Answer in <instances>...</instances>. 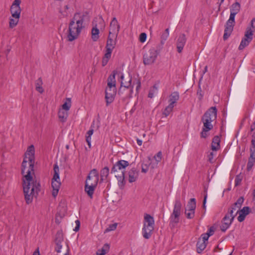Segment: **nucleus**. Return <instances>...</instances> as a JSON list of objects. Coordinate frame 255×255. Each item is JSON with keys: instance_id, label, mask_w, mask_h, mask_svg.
Returning a JSON list of instances; mask_svg holds the SVG:
<instances>
[{"instance_id": "nucleus-1", "label": "nucleus", "mask_w": 255, "mask_h": 255, "mask_svg": "<svg viewBox=\"0 0 255 255\" xmlns=\"http://www.w3.org/2000/svg\"><path fill=\"white\" fill-rule=\"evenodd\" d=\"M34 147L31 145L25 152V157L21 165L23 188L27 204L32 202L33 197L37 195L40 190V184L34 178Z\"/></svg>"}, {"instance_id": "nucleus-2", "label": "nucleus", "mask_w": 255, "mask_h": 255, "mask_svg": "<svg viewBox=\"0 0 255 255\" xmlns=\"http://www.w3.org/2000/svg\"><path fill=\"white\" fill-rule=\"evenodd\" d=\"M90 17L88 12H76L71 20L68 27L67 38L69 41L77 39L85 27L86 22H89Z\"/></svg>"}, {"instance_id": "nucleus-3", "label": "nucleus", "mask_w": 255, "mask_h": 255, "mask_svg": "<svg viewBox=\"0 0 255 255\" xmlns=\"http://www.w3.org/2000/svg\"><path fill=\"white\" fill-rule=\"evenodd\" d=\"M99 181V173L96 169L92 170L87 178L85 182V191L92 198L95 189Z\"/></svg>"}, {"instance_id": "nucleus-4", "label": "nucleus", "mask_w": 255, "mask_h": 255, "mask_svg": "<svg viewBox=\"0 0 255 255\" xmlns=\"http://www.w3.org/2000/svg\"><path fill=\"white\" fill-rule=\"evenodd\" d=\"M119 76L121 80V87L118 92L119 94L123 96L124 99L131 98L133 93L132 78L129 77L128 81L125 80L124 76L121 72L119 73Z\"/></svg>"}, {"instance_id": "nucleus-5", "label": "nucleus", "mask_w": 255, "mask_h": 255, "mask_svg": "<svg viewBox=\"0 0 255 255\" xmlns=\"http://www.w3.org/2000/svg\"><path fill=\"white\" fill-rule=\"evenodd\" d=\"M217 110L215 107L210 108L204 114L202 118V122L203 123V126L205 128L212 129L213 126L212 122L216 120L217 118Z\"/></svg>"}, {"instance_id": "nucleus-6", "label": "nucleus", "mask_w": 255, "mask_h": 255, "mask_svg": "<svg viewBox=\"0 0 255 255\" xmlns=\"http://www.w3.org/2000/svg\"><path fill=\"white\" fill-rule=\"evenodd\" d=\"M129 163L128 161L121 160L118 161L113 167L111 173L115 174V176L119 181H124L125 180V169L128 166Z\"/></svg>"}, {"instance_id": "nucleus-7", "label": "nucleus", "mask_w": 255, "mask_h": 255, "mask_svg": "<svg viewBox=\"0 0 255 255\" xmlns=\"http://www.w3.org/2000/svg\"><path fill=\"white\" fill-rule=\"evenodd\" d=\"M182 204L179 198L176 199L174 205L173 213L170 217V225L174 227L179 221Z\"/></svg>"}, {"instance_id": "nucleus-8", "label": "nucleus", "mask_w": 255, "mask_h": 255, "mask_svg": "<svg viewBox=\"0 0 255 255\" xmlns=\"http://www.w3.org/2000/svg\"><path fill=\"white\" fill-rule=\"evenodd\" d=\"M54 174L52 179L51 185L53 188L52 195L56 197L57 195L61 182L59 177V168L57 164H55L53 168Z\"/></svg>"}, {"instance_id": "nucleus-9", "label": "nucleus", "mask_w": 255, "mask_h": 255, "mask_svg": "<svg viewBox=\"0 0 255 255\" xmlns=\"http://www.w3.org/2000/svg\"><path fill=\"white\" fill-rule=\"evenodd\" d=\"M158 54V51L155 48H150L146 51L143 55V64L145 65L153 64L155 62Z\"/></svg>"}, {"instance_id": "nucleus-10", "label": "nucleus", "mask_w": 255, "mask_h": 255, "mask_svg": "<svg viewBox=\"0 0 255 255\" xmlns=\"http://www.w3.org/2000/svg\"><path fill=\"white\" fill-rule=\"evenodd\" d=\"M253 31L252 30L251 27L247 28L245 32V36L242 39L241 43L239 47V50L244 49L246 46H247L249 43L251 42L253 38Z\"/></svg>"}, {"instance_id": "nucleus-11", "label": "nucleus", "mask_w": 255, "mask_h": 255, "mask_svg": "<svg viewBox=\"0 0 255 255\" xmlns=\"http://www.w3.org/2000/svg\"><path fill=\"white\" fill-rule=\"evenodd\" d=\"M250 156L247 164V168L248 170L251 169L255 162V136H252L251 140V145L250 147Z\"/></svg>"}, {"instance_id": "nucleus-12", "label": "nucleus", "mask_w": 255, "mask_h": 255, "mask_svg": "<svg viewBox=\"0 0 255 255\" xmlns=\"http://www.w3.org/2000/svg\"><path fill=\"white\" fill-rule=\"evenodd\" d=\"M120 29V24L116 17H114L110 24L109 34L113 35L114 38H117Z\"/></svg>"}, {"instance_id": "nucleus-13", "label": "nucleus", "mask_w": 255, "mask_h": 255, "mask_svg": "<svg viewBox=\"0 0 255 255\" xmlns=\"http://www.w3.org/2000/svg\"><path fill=\"white\" fill-rule=\"evenodd\" d=\"M235 24V20L234 18H229V19L227 21L225 25V29L224 31V34L223 35V38L224 40L227 39L231 35L233 30V28Z\"/></svg>"}, {"instance_id": "nucleus-14", "label": "nucleus", "mask_w": 255, "mask_h": 255, "mask_svg": "<svg viewBox=\"0 0 255 255\" xmlns=\"http://www.w3.org/2000/svg\"><path fill=\"white\" fill-rule=\"evenodd\" d=\"M20 0H14L11 7L10 12L12 17H20L21 9L20 7Z\"/></svg>"}, {"instance_id": "nucleus-15", "label": "nucleus", "mask_w": 255, "mask_h": 255, "mask_svg": "<svg viewBox=\"0 0 255 255\" xmlns=\"http://www.w3.org/2000/svg\"><path fill=\"white\" fill-rule=\"evenodd\" d=\"M117 40V38L113 37L112 34L109 35L106 46V52L112 53L116 46Z\"/></svg>"}, {"instance_id": "nucleus-16", "label": "nucleus", "mask_w": 255, "mask_h": 255, "mask_svg": "<svg viewBox=\"0 0 255 255\" xmlns=\"http://www.w3.org/2000/svg\"><path fill=\"white\" fill-rule=\"evenodd\" d=\"M234 220V217L230 218L229 214H227L222 221L220 229L222 232H225L230 226Z\"/></svg>"}, {"instance_id": "nucleus-17", "label": "nucleus", "mask_w": 255, "mask_h": 255, "mask_svg": "<svg viewBox=\"0 0 255 255\" xmlns=\"http://www.w3.org/2000/svg\"><path fill=\"white\" fill-rule=\"evenodd\" d=\"M186 42V38L184 34H181L179 36L176 42L177 51L181 53Z\"/></svg>"}, {"instance_id": "nucleus-18", "label": "nucleus", "mask_w": 255, "mask_h": 255, "mask_svg": "<svg viewBox=\"0 0 255 255\" xmlns=\"http://www.w3.org/2000/svg\"><path fill=\"white\" fill-rule=\"evenodd\" d=\"M239 215L238 217V220L240 222H243L247 215H248L250 212V208L249 207H244L242 209L238 210Z\"/></svg>"}, {"instance_id": "nucleus-19", "label": "nucleus", "mask_w": 255, "mask_h": 255, "mask_svg": "<svg viewBox=\"0 0 255 255\" xmlns=\"http://www.w3.org/2000/svg\"><path fill=\"white\" fill-rule=\"evenodd\" d=\"M240 8L241 5L238 2L233 3L230 9L231 13L230 17L235 19V15L240 11Z\"/></svg>"}, {"instance_id": "nucleus-20", "label": "nucleus", "mask_w": 255, "mask_h": 255, "mask_svg": "<svg viewBox=\"0 0 255 255\" xmlns=\"http://www.w3.org/2000/svg\"><path fill=\"white\" fill-rule=\"evenodd\" d=\"M138 177V171L134 168H132L128 172V181L130 183L135 182Z\"/></svg>"}, {"instance_id": "nucleus-21", "label": "nucleus", "mask_w": 255, "mask_h": 255, "mask_svg": "<svg viewBox=\"0 0 255 255\" xmlns=\"http://www.w3.org/2000/svg\"><path fill=\"white\" fill-rule=\"evenodd\" d=\"M154 227H148L143 225L142 230L143 237L146 239H149L151 236Z\"/></svg>"}, {"instance_id": "nucleus-22", "label": "nucleus", "mask_w": 255, "mask_h": 255, "mask_svg": "<svg viewBox=\"0 0 255 255\" xmlns=\"http://www.w3.org/2000/svg\"><path fill=\"white\" fill-rule=\"evenodd\" d=\"M152 161L150 157H148L147 159L143 161L141 165V172L143 173H146L148 170L149 167L151 168V164Z\"/></svg>"}, {"instance_id": "nucleus-23", "label": "nucleus", "mask_w": 255, "mask_h": 255, "mask_svg": "<svg viewBox=\"0 0 255 255\" xmlns=\"http://www.w3.org/2000/svg\"><path fill=\"white\" fill-rule=\"evenodd\" d=\"M179 93L177 92H174L172 93L169 96V98L168 100L169 105H171L173 106H175V104L179 100Z\"/></svg>"}, {"instance_id": "nucleus-24", "label": "nucleus", "mask_w": 255, "mask_h": 255, "mask_svg": "<svg viewBox=\"0 0 255 255\" xmlns=\"http://www.w3.org/2000/svg\"><path fill=\"white\" fill-rule=\"evenodd\" d=\"M154 161H152V163L151 164V168L154 169L157 167L158 164L162 159V152L161 151H159L156 155H155L153 157Z\"/></svg>"}, {"instance_id": "nucleus-25", "label": "nucleus", "mask_w": 255, "mask_h": 255, "mask_svg": "<svg viewBox=\"0 0 255 255\" xmlns=\"http://www.w3.org/2000/svg\"><path fill=\"white\" fill-rule=\"evenodd\" d=\"M144 225L148 227H154V220L153 218L149 214H145L144 217Z\"/></svg>"}, {"instance_id": "nucleus-26", "label": "nucleus", "mask_w": 255, "mask_h": 255, "mask_svg": "<svg viewBox=\"0 0 255 255\" xmlns=\"http://www.w3.org/2000/svg\"><path fill=\"white\" fill-rule=\"evenodd\" d=\"M119 73L117 71H114L113 72V75H111L108 79V86H113L116 87V79L115 76L116 75H119Z\"/></svg>"}, {"instance_id": "nucleus-27", "label": "nucleus", "mask_w": 255, "mask_h": 255, "mask_svg": "<svg viewBox=\"0 0 255 255\" xmlns=\"http://www.w3.org/2000/svg\"><path fill=\"white\" fill-rule=\"evenodd\" d=\"M220 138L218 136H215L212 140V149L213 150H217L220 147Z\"/></svg>"}, {"instance_id": "nucleus-28", "label": "nucleus", "mask_w": 255, "mask_h": 255, "mask_svg": "<svg viewBox=\"0 0 255 255\" xmlns=\"http://www.w3.org/2000/svg\"><path fill=\"white\" fill-rule=\"evenodd\" d=\"M99 29L97 27V25L94 26L91 30V38L94 41H96L99 38Z\"/></svg>"}, {"instance_id": "nucleus-29", "label": "nucleus", "mask_w": 255, "mask_h": 255, "mask_svg": "<svg viewBox=\"0 0 255 255\" xmlns=\"http://www.w3.org/2000/svg\"><path fill=\"white\" fill-rule=\"evenodd\" d=\"M207 243L204 241H202L199 239L197 243V252L198 253H201L206 247Z\"/></svg>"}, {"instance_id": "nucleus-30", "label": "nucleus", "mask_w": 255, "mask_h": 255, "mask_svg": "<svg viewBox=\"0 0 255 255\" xmlns=\"http://www.w3.org/2000/svg\"><path fill=\"white\" fill-rule=\"evenodd\" d=\"M58 115L59 119L62 122H64L66 121L68 117L67 111L63 109H60L58 112Z\"/></svg>"}, {"instance_id": "nucleus-31", "label": "nucleus", "mask_w": 255, "mask_h": 255, "mask_svg": "<svg viewBox=\"0 0 255 255\" xmlns=\"http://www.w3.org/2000/svg\"><path fill=\"white\" fill-rule=\"evenodd\" d=\"M42 84L43 82L41 78H39L35 81V89L37 91L41 94L44 91V90L42 87Z\"/></svg>"}, {"instance_id": "nucleus-32", "label": "nucleus", "mask_w": 255, "mask_h": 255, "mask_svg": "<svg viewBox=\"0 0 255 255\" xmlns=\"http://www.w3.org/2000/svg\"><path fill=\"white\" fill-rule=\"evenodd\" d=\"M115 95L116 94L112 93H105V99L107 106H108L114 101Z\"/></svg>"}, {"instance_id": "nucleus-33", "label": "nucleus", "mask_w": 255, "mask_h": 255, "mask_svg": "<svg viewBox=\"0 0 255 255\" xmlns=\"http://www.w3.org/2000/svg\"><path fill=\"white\" fill-rule=\"evenodd\" d=\"M64 241L63 235L62 232L58 231L56 234L55 244H62Z\"/></svg>"}, {"instance_id": "nucleus-34", "label": "nucleus", "mask_w": 255, "mask_h": 255, "mask_svg": "<svg viewBox=\"0 0 255 255\" xmlns=\"http://www.w3.org/2000/svg\"><path fill=\"white\" fill-rule=\"evenodd\" d=\"M196 209V200L195 198H191L188 202L187 209L191 210H195Z\"/></svg>"}, {"instance_id": "nucleus-35", "label": "nucleus", "mask_w": 255, "mask_h": 255, "mask_svg": "<svg viewBox=\"0 0 255 255\" xmlns=\"http://www.w3.org/2000/svg\"><path fill=\"white\" fill-rule=\"evenodd\" d=\"M169 29L168 28H166L165 31L162 33L161 35V43L163 44L165 41L167 40L169 34Z\"/></svg>"}, {"instance_id": "nucleus-36", "label": "nucleus", "mask_w": 255, "mask_h": 255, "mask_svg": "<svg viewBox=\"0 0 255 255\" xmlns=\"http://www.w3.org/2000/svg\"><path fill=\"white\" fill-rule=\"evenodd\" d=\"M19 17H10L9 18V26L10 28H12L16 26L18 21Z\"/></svg>"}, {"instance_id": "nucleus-37", "label": "nucleus", "mask_w": 255, "mask_h": 255, "mask_svg": "<svg viewBox=\"0 0 255 255\" xmlns=\"http://www.w3.org/2000/svg\"><path fill=\"white\" fill-rule=\"evenodd\" d=\"M109 174V169L107 167H105L101 170V180L105 179Z\"/></svg>"}, {"instance_id": "nucleus-38", "label": "nucleus", "mask_w": 255, "mask_h": 255, "mask_svg": "<svg viewBox=\"0 0 255 255\" xmlns=\"http://www.w3.org/2000/svg\"><path fill=\"white\" fill-rule=\"evenodd\" d=\"M71 107V100L70 98H66V102L62 105V107L63 110L68 111L69 110Z\"/></svg>"}, {"instance_id": "nucleus-39", "label": "nucleus", "mask_w": 255, "mask_h": 255, "mask_svg": "<svg viewBox=\"0 0 255 255\" xmlns=\"http://www.w3.org/2000/svg\"><path fill=\"white\" fill-rule=\"evenodd\" d=\"M174 106H173L171 105H169L167 106L162 112V114L165 116V117H167L173 111V109Z\"/></svg>"}, {"instance_id": "nucleus-40", "label": "nucleus", "mask_w": 255, "mask_h": 255, "mask_svg": "<svg viewBox=\"0 0 255 255\" xmlns=\"http://www.w3.org/2000/svg\"><path fill=\"white\" fill-rule=\"evenodd\" d=\"M111 54L112 53H109V52H106V53L105 54L103 58V60H102V66H105V65H107V64L108 62V61H109V59L111 57Z\"/></svg>"}, {"instance_id": "nucleus-41", "label": "nucleus", "mask_w": 255, "mask_h": 255, "mask_svg": "<svg viewBox=\"0 0 255 255\" xmlns=\"http://www.w3.org/2000/svg\"><path fill=\"white\" fill-rule=\"evenodd\" d=\"M185 214L187 218L189 219H193L195 216V210L185 209Z\"/></svg>"}, {"instance_id": "nucleus-42", "label": "nucleus", "mask_w": 255, "mask_h": 255, "mask_svg": "<svg viewBox=\"0 0 255 255\" xmlns=\"http://www.w3.org/2000/svg\"><path fill=\"white\" fill-rule=\"evenodd\" d=\"M93 132H94V129L93 128L90 129L87 132V135L86 136V141L87 142L89 147H91V136L93 134Z\"/></svg>"}, {"instance_id": "nucleus-43", "label": "nucleus", "mask_w": 255, "mask_h": 255, "mask_svg": "<svg viewBox=\"0 0 255 255\" xmlns=\"http://www.w3.org/2000/svg\"><path fill=\"white\" fill-rule=\"evenodd\" d=\"M105 93H112L113 94H116V87L113 86H107L106 89Z\"/></svg>"}, {"instance_id": "nucleus-44", "label": "nucleus", "mask_w": 255, "mask_h": 255, "mask_svg": "<svg viewBox=\"0 0 255 255\" xmlns=\"http://www.w3.org/2000/svg\"><path fill=\"white\" fill-rule=\"evenodd\" d=\"M117 223H114L113 224L110 225L105 230V233H108L112 231H114L116 229L117 227Z\"/></svg>"}, {"instance_id": "nucleus-45", "label": "nucleus", "mask_w": 255, "mask_h": 255, "mask_svg": "<svg viewBox=\"0 0 255 255\" xmlns=\"http://www.w3.org/2000/svg\"><path fill=\"white\" fill-rule=\"evenodd\" d=\"M237 210L236 208H235L234 207H232L228 211V212L227 214H229V217L230 218H232V217H234V219L235 218V216L237 215V214L238 213V211H237L235 214H234V212L235 211Z\"/></svg>"}, {"instance_id": "nucleus-46", "label": "nucleus", "mask_w": 255, "mask_h": 255, "mask_svg": "<svg viewBox=\"0 0 255 255\" xmlns=\"http://www.w3.org/2000/svg\"><path fill=\"white\" fill-rule=\"evenodd\" d=\"M110 247L108 244L104 245L101 250V253L99 254L101 255H105L109 250Z\"/></svg>"}, {"instance_id": "nucleus-47", "label": "nucleus", "mask_w": 255, "mask_h": 255, "mask_svg": "<svg viewBox=\"0 0 255 255\" xmlns=\"http://www.w3.org/2000/svg\"><path fill=\"white\" fill-rule=\"evenodd\" d=\"M210 129L205 128V127L203 126L202 131L201 132V137L202 138H206L208 136V131Z\"/></svg>"}, {"instance_id": "nucleus-48", "label": "nucleus", "mask_w": 255, "mask_h": 255, "mask_svg": "<svg viewBox=\"0 0 255 255\" xmlns=\"http://www.w3.org/2000/svg\"><path fill=\"white\" fill-rule=\"evenodd\" d=\"M132 85H133V86H134V85H136V92H138V90L140 89V87H141V83H140V80L139 79H136V80H133Z\"/></svg>"}, {"instance_id": "nucleus-49", "label": "nucleus", "mask_w": 255, "mask_h": 255, "mask_svg": "<svg viewBox=\"0 0 255 255\" xmlns=\"http://www.w3.org/2000/svg\"><path fill=\"white\" fill-rule=\"evenodd\" d=\"M242 178L240 176V175H238L236 177L235 180V186H238L240 185L241 183Z\"/></svg>"}, {"instance_id": "nucleus-50", "label": "nucleus", "mask_w": 255, "mask_h": 255, "mask_svg": "<svg viewBox=\"0 0 255 255\" xmlns=\"http://www.w3.org/2000/svg\"><path fill=\"white\" fill-rule=\"evenodd\" d=\"M146 39V34L145 33H141L139 35V41L141 42H144Z\"/></svg>"}, {"instance_id": "nucleus-51", "label": "nucleus", "mask_w": 255, "mask_h": 255, "mask_svg": "<svg viewBox=\"0 0 255 255\" xmlns=\"http://www.w3.org/2000/svg\"><path fill=\"white\" fill-rule=\"evenodd\" d=\"M209 237H210L209 235L207 233L203 234L201 235V238H202L201 241H204L205 242H206V241H208Z\"/></svg>"}, {"instance_id": "nucleus-52", "label": "nucleus", "mask_w": 255, "mask_h": 255, "mask_svg": "<svg viewBox=\"0 0 255 255\" xmlns=\"http://www.w3.org/2000/svg\"><path fill=\"white\" fill-rule=\"evenodd\" d=\"M75 223H76V226L75 227V228L74 229V231L75 232H77L79 230V228H80V222L78 220H77L75 221Z\"/></svg>"}, {"instance_id": "nucleus-53", "label": "nucleus", "mask_w": 255, "mask_h": 255, "mask_svg": "<svg viewBox=\"0 0 255 255\" xmlns=\"http://www.w3.org/2000/svg\"><path fill=\"white\" fill-rule=\"evenodd\" d=\"M215 232V228L214 227H211L208 231L207 232V234L209 235L210 237L211 236L213 235Z\"/></svg>"}, {"instance_id": "nucleus-54", "label": "nucleus", "mask_w": 255, "mask_h": 255, "mask_svg": "<svg viewBox=\"0 0 255 255\" xmlns=\"http://www.w3.org/2000/svg\"><path fill=\"white\" fill-rule=\"evenodd\" d=\"M56 247H55V251L57 253H60L61 252V249L62 247V244H58H58H56Z\"/></svg>"}, {"instance_id": "nucleus-55", "label": "nucleus", "mask_w": 255, "mask_h": 255, "mask_svg": "<svg viewBox=\"0 0 255 255\" xmlns=\"http://www.w3.org/2000/svg\"><path fill=\"white\" fill-rule=\"evenodd\" d=\"M244 198L243 197H240L238 200L237 201H236V202L237 203V204H239V206H241L242 204L244 202Z\"/></svg>"}, {"instance_id": "nucleus-56", "label": "nucleus", "mask_w": 255, "mask_h": 255, "mask_svg": "<svg viewBox=\"0 0 255 255\" xmlns=\"http://www.w3.org/2000/svg\"><path fill=\"white\" fill-rule=\"evenodd\" d=\"M207 195L206 194L204 196L203 203V208L204 209H205V210H206V201H207Z\"/></svg>"}, {"instance_id": "nucleus-57", "label": "nucleus", "mask_w": 255, "mask_h": 255, "mask_svg": "<svg viewBox=\"0 0 255 255\" xmlns=\"http://www.w3.org/2000/svg\"><path fill=\"white\" fill-rule=\"evenodd\" d=\"M208 157H209V161H210V162L212 163L213 157H214L213 152H211L210 153V154L209 155Z\"/></svg>"}, {"instance_id": "nucleus-58", "label": "nucleus", "mask_w": 255, "mask_h": 255, "mask_svg": "<svg viewBox=\"0 0 255 255\" xmlns=\"http://www.w3.org/2000/svg\"><path fill=\"white\" fill-rule=\"evenodd\" d=\"M153 96H154V93H153V92H152V91H150L149 93H148V97L149 98H152L153 97Z\"/></svg>"}, {"instance_id": "nucleus-59", "label": "nucleus", "mask_w": 255, "mask_h": 255, "mask_svg": "<svg viewBox=\"0 0 255 255\" xmlns=\"http://www.w3.org/2000/svg\"><path fill=\"white\" fill-rule=\"evenodd\" d=\"M232 207H235V208H236V210H237L238 209H239L241 206H239V204H237V203L236 202L233 204V205L232 206Z\"/></svg>"}, {"instance_id": "nucleus-60", "label": "nucleus", "mask_w": 255, "mask_h": 255, "mask_svg": "<svg viewBox=\"0 0 255 255\" xmlns=\"http://www.w3.org/2000/svg\"><path fill=\"white\" fill-rule=\"evenodd\" d=\"M136 141H137V143L138 144V145H139L140 146L141 145L142 143V141L141 140L137 138L136 139Z\"/></svg>"}, {"instance_id": "nucleus-61", "label": "nucleus", "mask_w": 255, "mask_h": 255, "mask_svg": "<svg viewBox=\"0 0 255 255\" xmlns=\"http://www.w3.org/2000/svg\"><path fill=\"white\" fill-rule=\"evenodd\" d=\"M33 255H40L38 249L34 252Z\"/></svg>"}, {"instance_id": "nucleus-62", "label": "nucleus", "mask_w": 255, "mask_h": 255, "mask_svg": "<svg viewBox=\"0 0 255 255\" xmlns=\"http://www.w3.org/2000/svg\"><path fill=\"white\" fill-rule=\"evenodd\" d=\"M253 195L254 198H255V189L253 191Z\"/></svg>"}, {"instance_id": "nucleus-63", "label": "nucleus", "mask_w": 255, "mask_h": 255, "mask_svg": "<svg viewBox=\"0 0 255 255\" xmlns=\"http://www.w3.org/2000/svg\"><path fill=\"white\" fill-rule=\"evenodd\" d=\"M251 26H252V27H254V21H253V20H252V21H251Z\"/></svg>"}, {"instance_id": "nucleus-64", "label": "nucleus", "mask_w": 255, "mask_h": 255, "mask_svg": "<svg viewBox=\"0 0 255 255\" xmlns=\"http://www.w3.org/2000/svg\"><path fill=\"white\" fill-rule=\"evenodd\" d=\"M90 183H93V179H92V177H91V179H90Z\"/></svg>"}]
</instances>
